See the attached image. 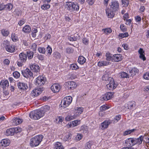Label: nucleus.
Returning <instances> with one entry per match:
<instances>
[{
	"mask_svg": "<svg viewBox=\"0 0 149 149\" xmlns=\"http://www.w3.org/2000/svg\"><path fill=\"white\" fill-rule=\"evenodd\" d=\"M143 138V137L141 136L137 139L129 138L125 140V143L126 146L131 147L136 144L139 145L142 143Z\"/></svg>",
	"mask_w": 149,
	"mask_h": 149,
	"instance_id": "nucleus-1",
	"label": "nucleus"
},
{
	"mask_svg": "<svg viewBox=\"0 0 149 149\" xmlns=\"http://www.w3.org/2000/svg\"><path fill=\"white\" fill-rule=\"evenodd\" d=\"M43 137L42 135H38L31 138L30 140V145L32 147L38 146L42 141Z\"/></svg>",
	"mask_w": 149,
	"mask_h": 149,
	"instance_id": "nucleus-2",
	"label": "nucleus"
},
{
	"mask_svg": "<svg viewBox=\"0 0 149 149\" xmlns=\"http://www.w3.org/2000/svg\"><path fill=\"white\" fill-rule=\"evenodd\" d=\"M30 117L34 120H38L44 116L43 113H41L40 110L32 111L29 113Z\"/></svg>",
	"mask_w": 149,
	"mask_h": 149,
	"instance_id": "nucleus-3",
	"label": "nucleus"
},
{
	"mask_svg": "<svg viewBox=\"0 0 149 149\" xmlns=\"http://www.w3.org/2000/svg\"><path fill=\"white\" fill-rule=\"evenodd\" d=\"M27 59V56L26 53L22 52L19 55V59L17 61V64L19 67L22 66L25 63Z\"/></svg>",
	"mask_w": 149,
	"mask_h": 149,
	"instance_id": "nucleus-4",
	"label": "nucleus"
},
{
	"mask_svg": "<svg viewBox=\"0 0 149 149\" xmlns=\"http://www.w3.org/2000/svg\"><path fill=\"white\" fill-rule=\"evenodd\" d=\"M3 44L7 52L11 53H14L15 52V47L14 45H9V42L7 40L4 41Z\"/></svg>",
	"mask_w": 149,
	"mask_h": 149,
	"instance_id": "nucleus-5",
	"label": "nucleus"
},
{
	"mask_svg": "<svg viewBox=\"0 0 149 149\" xmlns=\"http://www.w3.org/2000/svg\"><path fill=\"white\" fill-rule=\"evenodd\" d=\"M72 98L70 96H67L65 97L62 100L61 103V107L64 108L68 107L72 102Z\"/></svg>",
	"mask_w": 149,
	"mask_h": 149,
	"instance_id": "nucleus-6",
	"label": "nucleus"
},
{
	"mask_svg": "<svg viewBox=\"0 0 149 149\" xmlns=\"http://www.w3.org/2000/svg\"><path fill=\"white\" fill-rule=\"evenodd\" d=\"M46 81V79L44 76H39L35 79L36 85L37 86H41L44 85Z\"/></svg>",
	"mask_w": 149,
	"mask_h": 149,
	"instance_id": "nucleus-7",
	"label": "nucleus"
},
{
	"mask_svg": "<svg viewBox=\"0 0 149 149\" xmlns=\"http://www.w3.org/2000/svg\"><path fill=\"white\" fill-rule=\"evenodd\" d=\"M107 78H108L107 77ZM108 79H109V81L107 83H108L107 85V86L109 90H113L116 87L117 85L115 84L113 78L110 77L108 78Z\"/></svg>",
	"mask_w": 149,
	"mask_h": 149,
	"instance_id": "nucleus-8",
	"label": "nucleus"
},
{
	"mask_svg": "<svg viewBox=\"0 0 149 149\" xmlns=\"http://www.w3.org/2000/svg\"><path fill=\"white\" fill-rule=\"evenodd\" d=\"M42 91V89L41 88L35 89L31 91V95L33 97H36L41 94Z\"/></svg>",
	"mask_w": 149,
	"mask_h": 149,
	"instance_id": "nucleus-9",
	"label": "nucleus"
},
{
	"mask_svg": "<svg viewBox=\"0 0 149 149\" xmlns=\"http://www.w3.org/2000/svg\"><path fill=\"white\" fill-rule=\"evenodd\" d=\"M119 8V3L117 1H112L110 5V9L113 11H117Z\"/></svg>",
	"mask_w": 149,
	"mask_h": 149,
	"instance_id": "nucleus-10",
	"label": "nucleus"
},
{
	"mask_svg": "<svg viewBox=\"0 0 149 149\" xmlns=\"http://www.w3.org/2000/svg\"><path fill=\"white\" fill-rule=\"evenodd\" d=\"M22 75L26 78L32 77L33 74L32 72L28 68L23 70L21 71Z\"/></svg>",
	"mask_w": 149,
	"mask_h": 149,
	"instance_id": "nucleus-11",
	"label": "nucleus"
},
{
	"mask_svg": "<svg viewBox=\"0 0 149 149\" xmlns=\"http://www.w3.org/2000/svg\"><path fill=\"white\" fill-rule=\"evenodd\" d=\"M113 95V93L111 92H108L105 93L102 96L101 98L102 100L103 99L104 100L107 101L111 99Z\"/></svg>",
	"mask_w": 149,
	"mask_h": 149,
	"instance_id": "nucleus-12",
	"label": "nucleus"
},
{
	"mask_svg": "<svg viewBox=\"0 0 149 149\" xmlns=\"http://www.w3.org/2000/svg\"><path fill=\"white\" fill-rule=\"evenodd\" d=\"M61 89L60 85L57 84H55L52 86L51 89L54 93L58 92Z\"/></svg>",
	"mask_w": 149,
	"mask_h": 149,
	"instance_id": "nucleus-13",
	"label": "nucleus"
},
{
	"mask_svg": "<svg viewBox=\"0 0 149 149\" xmlns=\"http://www.w3.org/2000/svg\"><path fill=\"white\" fill-rule=\"evenodd\" d=\"M112 122L110 120H106L101 124V126L102 129L104 130L107 128L109 125Z\"/></svg>",
	"mask_w": 149,
	"mask_h": 149,
	"instance_id": "nucleus-14",
	"label": "nucleus"
},
{
	"mask_svg": "<svg viewBox=\"0 0 149 149\" xmlns=\"http://www.w3.org/2000/svg\"><path fill=\"white\" fill-rule=\"evenodd\" d=\"M83 108L82 107H77L74 111V114L77 118L83 112Z\"/></svg>",
	"mask_w": 149,
	"mask_h": 149,
	"instance_id": "nucleus-15",
	"label": "nucleus"
},
{
	"mask_svg": "<svg viewBox=\"0 0 149 149\" xmlns=\"http://www.w3.org/2000/svg\"><path fill=\"white\" fill-rule=\"evenodd\" d=\"M122 60V56L120 54H116L112 56V61L118 62Z\"/></svg>",
	"mask_w": 149,
	"mask_h": 149,
	"instance_id": "nucleus-16",
	"label": "nucleus"
},
{
	"mask_svg": "<svg viewBox=\"0 0 149 149\" xmlns=\"http://www.w3.org/2000/svg\"><path fill=\"white\" fill-rule=\"evenodd\" d=\"M10 143V140L8 139H4L1 140L0 143V146L6 147Z\"/></svg>",
	"mask_w": 149,
	"mask_h": 149,
	"instance_id": "nucleus-17",
	"label": "nucleus"
},
{
	"mask_svg": "<svg viewBox=\"0 0 149 149\" xmlns=\"http://www.w3.org/2000/svg\"><path fill=\"white\" fill-rule=\"evenodd\" d=\"M136 104V103L134 101L129 102L127 103L126 106V107L130 110L134 108L135 107Z\"/></svg>",
	"mask_w": 149,
	"mask_h": 149,
	"instance_id": "nucleus-18",
	"label": "nucleus"
},
{
	"mask_svg": "<svg viewBox=\"0 0 149 149\" xmlns=\"http://www.w3.org/2000/svg\"><path fill=\"white\" fill-rule=\"evenodd\" d=\"M17 85L18 88L22 90H24L28 88L27 84L23 82H19L18 83Z\"/></svg>",
	"mask_w": 149,
	"mask_h": 149,
	"instance_id": "nucleus-19",
	"label": "nucleus"
},
{
	"mask_svg": "<svg viewBox=\"0 0 149 149\" xmlns=\"http://www.w3.org/2000/svg\"><path fill=\"white\" fill-rule=\"evenodd\" d=\"M30 68L31 70L36 72H38L40 70V67L38 65L35 64L30 65Z\"/></svg>",
	"mask_w": 149,
	"mask_h": 149,
	"instance_id": "nucleus-20",
	"label": "nucleus"
},
{
	"mask_svg": "<svg viewBox=\"0 0 149 149\" xmlns=\"http://www.w3.org/2000/svg\"><path fill=\"white\" fill-rule=\"evenodd\" d=\"M115 11L111 10L110 9H107L106 10V13L108 18H112L114 17Z\"/></svg>",
	"mask_w": 149,
	"mask_h": 149,
	"instance_id": "nucleus-21",
	"label": "nucleus"
},
{
	"mask_svg": "<svg viewBox=\"0 0 149 149\" xmlns=\"http://www.w3.org/2000/svg\"><path fill=\"white\" fill-rule=\"evenodd\" d=\"M50 108V106L47 105H45L42 106L40 111L41 113H43L44 115L45 113L49 111Z\"/></svg>",
	"mask_w": 149,
	"mask_h": 149,
	"instance_id": "nucleus-22",
	"label": "nucleus"
},
{
	"mask_svg": "<svg viewBox=\"0 0 149 149\" xmlns=\"http://www.w3.org/2000/svg\"><path fill=\"white\" fill-rule=\"evenodd\" d=\"M22 121L21 119L15 118L13 119L12 121V124L14 125H17L21 123Z\"/></svg>",
	"mask_w": 149,
	"mask_h": 149,
	"instance_id": "nucleus-23",
	"label": "nucleus"
},
{
	"mask_svg": "<svg viewBox=\"0 0 149 149\" xmlns=\"http://www.w3.org/2000/svg\"><path fill=\"white\" fill-rule=\"evenodd\" d=\"M14 133V129L12 128L7 129L5 132V134L7 136H12Z\"/></svg>",
	"mask_w": 149,
	"mask_h": 149,
	"instance_id": "nucleus-24",
	"label": "nucleus"
},
{
	"mask_svg": "<svg viewBox=\"0 0 149 149\" xmlns=\"http://www.w3.org/2000/svg\"><path fill=\"white\" fill-rule=\"evenodd\" d=\"M110 63L105 61H100L97 63V65L99 67L107 66L110 64Z\"/></svg>",
	"mask_w": 149,
	"mask_h": 149,
	"instance_id": "nucleus-25",
	"label": "nucleus"
},
{
	"mask_svg": "<svg viewBox=\"0 0 149 149\" xmlns=\"http://www.w3.org/2000/svg\"><path fill=\"white\" fill-rule=\"evenodd\" d=\"M139 70L135 68H134L130 70L129 73L131 74V76L133 77L136 74L138 73Z\"/></svg>",
	"mask_w": 149,
	"mask_h": 149,
	"instance_id": "nucleus-26",
	"label": "nucleus"
},
{
	"mask_svg": "<svg viewBox=\"0 0 149 149\" xmlns=\"http://www.w3.org/2000/svg\"><path fill=\"white\" fill-rule=\"evenodd\" d=\"M80 120H75L71 122L69 125L70 127H73L80 124Z\"/></svg>",
	"mask_w": 149,
	"mask_h": 149,
	"instance_id": "nucleus-27",
	"label": "nucleus"
},
{
	"mask_svg": "<svg viewBox=\"0 0 149 149\" xmlns=\"http://www.w3.org/2000/svg\"><path fill=\"white\" fill-rule=\"evenodd\" d=\"M68 87L70 89H74L77 86L76 83L73 81L69 82L68 83Z\"/></svg>",
	"mask_w": 149,
	"mask_h": 149,
	"instance_id": "nucleus-28",
	"label": "nucleus"
},
{
	"mask_svg": "<svg viewBox=\"0 0 149 149\" xmlns=\"http://www.w3.org/2000/svg\"><path fill=\"white\" fill-rule=\"evenodd\" d=\"M31 30L30 26L28 25L25 26L22 29V31L26 33H29Z\"/></svg>",
	"mask_w": 149,
	"mask_h": 149,
	"instance_id": "nucleus-29",
	"label": "nucleus"
},
{
	"mask_svg": "<svg viewBox=\"0 0 149 149\" xmlns=\"http://www.w3.org/2000/svg\"><path fill=\"white\" fill-rule=\"evenodd\" d=\"M86 59L84 56H80L78 58V61L79 64H83L86 62Z\"/></svg>",
	"mask_w": 149,
	"mask_h": 149,
	"instance_id": "nucleus-30",
	"label": "nucleus"
},
{
	"mask_svg": "<svg viewBox=\"0 0 149 149\" xmlns=\"http://www.w3.org/2000/svg\"><path fill=\"white\" fill-rule=\"evenodd\" d=\"M76 118L74 114L73 115H72V114H71L67 116L65 118V119L66 121H68Z\"/></svg>",
	"mask_w": 149,
	"mask_h": 149,
	"instance_id": "nucleus-31",
	"label": "nucleus"
},
{
	"mask_svg": "<svg viewBox=\"0 0 149 149\" xmlns=\"http://www.w3.org/2000/svg\"><path fill=\"white\" fill-rule=\"evenodd\" d=\"M54 149H64V147L60 143L57 142L55 143Z\"/></svg>",
	"mask_w": 149,
	"mask_h": 149,
	"instance_id": "nucleus-32",
	"label": "nucleus"
},
{
	"mask_svg": "<svg viewBox=\"0 0 149 149\" xmlns=\"http://www.w3.org/2000/svg\"><path fill=\"white\" fill-rule=\"evenodd\" d=\"M0 83V85H1L3 88L9 86V82L7 80L2 81Z\"/></svg>",
	"mask_w": 149,
	"mask_h": 149,
	"instance_id": "nucleus-33",
	"label": "nucleus"
},
{
	"mask_svg": "<svg viewBox=\"0 0 149 149\" xmlns=\"http://www.w3.org/2000/svg\"><path fill=\"white\" fill-rule=\"evenodd\" d=\"M28 59H32L34 55V53L33 52L29 51H27L26 53Z\"/></svg>",
	"mask_w": 149,
	"mask_h": 149,
	"instance_id": "nucleus-34",
	"label": "nucleus"
},
{
	"mask_svg": "<svg viewBox=\"0 0 149 149\" xmlns=\"http://www.w3.org/2000/svg\"><path fill=\"white\" fill-rule=\"evenodd\" d=\"M105 56L106 60L108 61H112V56L110 53L107 52L105 54Z\"/></svg>",
	"mask_w": 149,
	"mask_h": 149,
	"instance_id": "nucleus-35",
	"label": "nucleus"
},
{
	"mask_svg": "<svg viewBox=\"0 0 149 149\" xmlns=\"http://www.w3.org/2000/svg\"><path fill=\"white\" fill-rule=\"evenodd\" d=\"M72 135L70 133H68L66 134L63 138V140L65 141L70 140L71 138Z\"/></svg>",
	"mask_w": 149,
	"mask_h": 149,
	"instance_id": "nucleus-36",
	"label": "nucleus"
},
{
	"mask_svg": "<svg viewBox=\"0 0 149 149\" xmlns=\"http://www.w3.org/2000/svg\"><path fill=\"white\" fill-rule=\"evenodd\" d=\"M119 75L121 77V78H125L129 77L128 74L124 72L120 73Z\"/></svg>",
	"mask_w": 149,
	"mask_h": 149,
	"instance_id": "nucleus-37",
	"label": "nucleus"
},
{
	"mask_svg": "<svg viewBox=\"0 0 149 149\" xmlns=\"http://www.w3.org/2000/svg\"><path fill=\"white\" fill-rule=\"evenodd\" d=\"M93 143L92 141H89L87 142L85 146V149H90L91 148V146L92 145Z\"/></svg>",
	"mask_w": 149,
	"mask_h": 149,
	"instance_id": "nucleus-38",
	"label": "nucleus"
},
{
	"mask_svg": "<svg viewBox=\"0 0 149 149\" xmlns=\"http://www.w3.org/2000/svg\"><path fill=\"white\" fill-rule=\"evenodd\" d=\"M1 33L3 36H7L9 34V32L6 29H3L1 30Z\"/></svg>",
	"mask_w": 149,
	"mask_h": 149,
	"instance_id": "nucleus-39",
	"label": "nucleus"
},
{
	"mask_svg": "<svg viewBox=\"0 0 149 149\" xmlns=\"http://www.w3.org/2000/svg\"><path fill=\"white\" fill-rule=\"evenodd\" d=\"M72 11L77 10L79 9V6L77 4H75L74 3H72Z\"/></svg>",
	"mask_w": 149,
	"mask_h": 149,
	"instance_id": "nucleus-40",
	"label": "nucleus"
},
{
	"mask_svg": "<svg viewBox=\"0 0 149 149\" xmlns=\"http://www.w3.org/2000/svg\"><path fill=\"white\" fill-rule=\"evenodd\" d=\"M72 3L71 2H67L66 3V7L67 9L69 10H72Z\"/></svg>",
	"mask_w": 149,
	"mask_h": 149,
	"instance_id": "nucleus-41",
	"label": "nucleus"
},
{
	"mask_svg": "<svg viewBox=\"0 0 149 149\" xmlns=\"http://www.w3.org/2000/svg\"><path fill=\"white\" fill-rule=\"evenodd\" d=\"M11 37L12 40L14 42H16L18 40L17 36L15 33H12Z\"/></svg>",
	"mask_w": 149,
	"mask_h": 149,
	"instance_id": "nucleus-42",
	"label": "nucleus"
},
{
	"mask_svg": "<svg viewBox=\"0 0 149 149\" xmlns=\"http://www.w3.org/2000/svg\"><path fill=\"white\" fill-rule=\"evenodd\" d=\"M5 10H10L13 8V5L10 3H9L6 5H5Z\"/></svg>",
	"mask_w": 149,
	"mask_h": 149,
	"instance_id": "nucleus-43",
	"label": "nucleus"
},
{
	"mask_svg": "<svg viewBox=\"0 0 149 149\" xmlns=\"http://www.w3.org/2000/svg\"><path fill=\"white\" fill-rule=\"evenodd\" d=\"M102 31H103L104 33L106 34H108L109 33H110L112 32V30L110 28L103 29Z\"/></svg>",
	"mask_w": 149,
	"mask_h": 149,
	"instance_id": "nucleus-44",
	"label": "nucleus"
},
{
	"mask_svg": "<svg viewBox=\"0 0 149 149\" xmlns=\"http://www.w3.org/2000/svg\"><path fill=\"white\" fill-rule=\"evenodd\" d=\"M81 129L84 133H86L88 131V128L87 126L85 125H84L81 126Z\"/></svg>",
	"mask_w": 149,
	"mask_h": 149,
	"instance_id": "nucleus-45",
	"label": "nucleus"
},
{
	"mask_svg": "<svg viewBox=\"0 0 149 149\" xmlns=\"http://www.w3.org/2000/svg\"><path fill=\"white\" fill-rule=\"evenodd\" d=\"M38 31L37 29L35 28H34L32 29L31 34V36L32 37L35 38L36 37V33L38 32Z\"/></svg>",
	"mask_w": 149,
	"mask_h": 149,
	"instance_id": "nucleus-46",
	"label": "nucleus"
},
{
	"mask_svg": "<svg viewBox=\"0 0 149 149\" xmlns=\"http://www.w3.org/2000/svg\"><path fill=\"white\" fill-rule=\"evenodd\" d=\"M134 130L133 129L132 130H129L126 131L124 132L123 133V135L124 136H125L128 134H130L131 133L133 132Z\"/></svg>",
	"mask_w": 149,
	"mask_h": 149,
	"instance_id": "nucleus-47",
	"label": "nucleus"
},
{
	"mask_svg": "<svg viewBox=\"0 0 149 149\" xmlns=\"http://www.w3.org/2000/svg\"><path fill=\"white\" fill-rule=\"evenodd\" d=\"M14 14L16 15V16H19L21 15L22 13V11L19 9H16L14 12Z\"/></svg>",
	"mask_w": 149,
	"mask_h": 149,
	"instance_id": "nucleus-48",
	"label": "nucleus"
},
{
	"mask_svg": "<svg viewBox=\"0 0 149 149\" xmlns=\"http://www.w3.org/2000/svg\"><path fill=\"white\" fill-rule=\"evenodd\" d=\"M122 2L123 5V6L127 7L129 4V0H122Z\"/></svg>",
	"mask_w": 149,
	"mask_h": 149,
	"instance_id": "nucleus-49",
	"label": "nucleus"
},
{
	"mask_svg": "<svg viewBox=\"0 0 149 149\" xmlns=\"http://www.w3.org/2000/svg\"><path fill=\"white\" fill-rule=\"evenodd\" d=\"M107 77H108V78H109L110 77H108V74H105L103 75L102 77V79L103 81H105L107 82L108 81L109 82V79H108V78H107Z\"/></svg>",
	"mask_w": 149,
	"mask_h": 149,
	"instance_id": "nucleus-50",
	"label": "nucleus"
},
{
	"mask_svg": "<svg viewBox=\"0 0 149 149\" xmlns=\"http://www.w3.org/2000/svg\"><path fill=\"white\" fill-rule=\"evenodd\" d=\"M13 74L14 77L16 79L19 78L20 76V74L17 71L13 73Z\"/></svg>",
	"mask_w": 149,
	"mask_h": 149,
	"instance_id": "nucleus-51",
	"label": "nucleus"
},
{
	"mask_svg": "<svg viewBox=\"0 0 149 149\" xmlns=\"http://www.w3.org/2000/svg\"><path fill=\"white\" fill-rule=\"evenodd\" d=\"M53 55L54 57L57 59L60 58L61 57L60 54L57 52H54L53 54Z\"/></svg>",
	"mask_w": 149,
	"mask_h": 149,
	"instance_id": "nucleus-52",
	"label": "nucleus"
},
{
	"mask_svg": "<svg viewBox=\"0 0 149 149\" xmlns=\"http://www.w3.org/2000/svg\"><path fill=\"white\" fill-rule=\"evenodd\" d=\"M50 7V6L49 4H45L42 6L41 8L43 10H47Z\"/></svg>",
	"mask_w": 149,
	"mask_h": 149,
	"instance_id": "nucleus-53",
	"label": "nucleus"
},
{
	"mask_svg": "<svg viewBox=\"0 0 149 149\" xmlns=\"http://www.w3.org/2000/svg\"><path fill=\"white\" fill-rule=\"evenodd\" d=\"M38 50L39 52L40 53L44 54L46 51L45 49L43 47H39L38 48Z\"/></svg>",
	"mask_w": 149,
	"mask_h": 149,
	"instance_id": "nucleus-54",
	"label": "nucleus"
},
{
	"mask_svg": "<svg viewBox=\"0 0 149 149\" xmlns=\"http://www.w3.org/2000/svg\"><path fill=\"white\" fill-rule=\"evenodd\" d=\"M110 108L108 106L103 105L100 107V110L102 111H105Z\"/></svg>",
	"mask_w": 149,
	"mask_h": 149,
	"instance_id": "nucleus-55",
	"label": "nucleus"
},
{
	"mask_svg": "<svg viewBox=\"0 0 149 149\" xmlns=\"http://www.w3.org/2000/svg\"><path fill=\"white\" fill-rule=\"evenodd\" d=\"M68 40L70 41H75L77 40V38L74 36H69L68 38Z\"/></svg>",
	"mask_w": 149,
	"mask_h": 149,
	"instance_id": "nucleus-56",
	"label": "nucleus"
},
{
	"mask_svg": "<svg viewBox=\"0 0 149 149\" xmlns=\"http://www.w3.org/2000/svg\"><path fill=\"white\" fill-rule=\"evenodd\" d=\"M129 35L127 33H120L119 36L122 38L128 37Z\"/></svg>",
	"mask_w": 149,
	"mask_h": 149,
	"instance_id": "nucleus-57",
	"label": "nucleus"
},
{
	"mask_svg": "<svg viewBox=\"0 0 149 149\" xmlns=\"http://www.w3.org/2000/svg\"><path fill=\"white\" fill-rule=\"evenodd\" d=\"M70 67L72 69L77 70L79 68V67L75 64H73L70 65Z\"/></svg>",
	"mask_w": 149,
	"mask_h": 149,
	"instance_id": "nucleus-58",
	"label": "nucleus"
},
{
	"mask_svg": "<svg viewBox=\"0 0 149 149\" xmlns=\"http://www.w3.org/2000/svg\"><path fill=\"white\" fill-rule=\"evenodd\" d=\"M120 115H118L116 116L114 119V123H116L118 122V121L120 120Z\"/></svg>",
	"mask_w": 149,
	"mask_h": 149,
	"instance_id": "nucleus-59",
	"label": "nucleus"
},
{
	"mask_svg": "<svg viewBox=\"0 0 149 149\" xmlns=\"http://www.w3.org/2000/svg\"><path fill=\"white\" fill-rule=\"evenodd\" d=\"M46 51L48 54H49L50 55L52 53V49L49 45L48 46L46 49Z\"/></svg>",
	"mask_w": 149,
	"mask_h": 149,
	"instance_id": "nucleus-60",
	"label": "nucleus"
},
{
	"mask_svg": "<svg viewBox=\"0 0 149 149\" xmlns=\"http://www.w3.org/2000/svg\"><path fill=\"white\" fill-rule=\"evenodd\" d=\"M37 45L36 43H33L31 45V49L33 51H36L37 49Z\"/></svg>",
	"mask_w": 149,
	"mask_h": 149,
	"instance_id": "nucleus-61",
	"label": "nucleus"
},
{
	"mask_svg": "<svg viewBox=\"0 0 149 149\" xmlns=\"http://www.w3.org/2000/svg\"><path fill=\"white\" fill-rule=\"evenodd\" d=\"M13 128L14 129L15 133H17L19 132H20L22 131V129L20 127H17Z\"/></svg>",
	"mask_w": 149,
	"mask_h": 149,
	"instance_id": "nucleus-62",
	"label": "nucleus"
},
{
	"mask_svg": "<svg viewBox=\"0 0 149 149\" xmlns=\"http://www.w3.org/2000/svg\"><path fill=\"white\" fill-rule=\"evenodd\" d=\"M73 52V49L71 48L68 47L66 49V52L68 53H72Z\"/></svg>",
	"mask_w": 149,
	"mask_h": 149,
	"instance_id": "nucleus-63",
	"label": "nucleus"
},
{
	"mask_svg": "<svg viewBox=\"0 0 149 149\" xmlns=\"http://www.w3.org/2000/svg\"><path fill=\"white\" fill-rule=\"evenodd\" d=\"M144 79H149V72H146L143 75Z\"/></svg>",
	"mask_w": 149,
	"mask_h": 149,
	"instance_id": "nucleus-64",
	"label": "nucleus"
}]
</instances>
